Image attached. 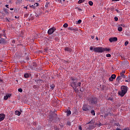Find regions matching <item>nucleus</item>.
<instances>
[{
    "label": "nucleus",
    "mask_w": 130,
    "mask_h": 130,
    "mask_svg": "<svg viewBox=\"0 0 130 130\" xmlns=\"http://www.w3.org/2000/svg\"><path fill=\"white\" fill-rule=\"evenodd\" d=\"M70 85L71 87H73L74 91L77 92L78 91V87H81V85H82V83L78 82V79L77 78H71L70 80Z\"/></svg>",
    "instance_id": "nucleus-1"
},
{
    "label": "nucleus",
    "mask_w": 130,
    "mask_h": 130,
    "mask_svg": "<svg viewBox=\"0 0 130 130\" xmlns=\"http://www.w3.org/2000/svg\"><path fill=\"white\" fill-rule=\"evenodd\" d=\"M89 105L97 106L99 103V99L96 96H90L87 99Z\"/></svg>",
    "instance_id": "nucleus-2"
},
{
    "label": "nucleus",
    "mask_w": 130,
    "mask_h": 130,
    "mask_svg": "<svg viewBox=\"0 0 130 130\" xmlns=\"http://www.w3.org/2000/svg\"><path fill=\"white\" fill-rule=\"evenodd\" d=\"M128 90V87L125 85H122L121 86V91L118 92V95L121 97H123L127 93V90Z\"/></svg>",
    "instance_id": "nucleus-3"
},
{
    "label": "nucleus",
    "mask_w": 130,
    "mask_h": 130,
    "mask_svg": "<svg viewBox=\"0 0 130 130\" xmlns=\"http://www.w3.org/2000/svg\"><path fill=\"white\" fill-rule=\"evenodd\" d=\"M94 52H98L99 53H102L103 52V47H95L93 49Z\"/></svg>",
    "instance_id": "nucleus-4"
},
{
    "label": "nucleus",
    "mask_w": 130,
    "mask_h": 130,
    "mask_svg": "<svg viewBox=\"0 0 130 130\" xmlns=\"http://www.w3.org/2000/svg\"><path fill=\"white\" fill-rule=\"evenodd\" d=\"M55 30H56V29L54 27L49 28L48 30V34L49 35H51V34H52L54 31H55Z\"/></svg>",
    "instance_id": "nucleus-5"
},
{
    "label": "nucleus",
    "mask_w": 130,
    "mask_h": 130,
    "mask_svg": "<svg viewBox=\"0 0 130 130\" xmlns=\"http://www.w3.org/2000/svg\"><path fill=\"white\" fill-rule=\"evenodd\" d=\"M32 66H30V69L31 70H35L36 68H37V63H36V62H33Z\"/></svg>",
    "instance_id": "nucleus-6"
},
{
    "label": "nucleus",
    "mask_w": 130,
    "mask_h": 130,
    "mask_svg": "<svg viewBox=\"0 0 130 130\" xmlns=\"http://www.w3.org/2000/svg\"><path fill=\"white\" fill-rule=\"evenodd\" d=\"M82 110L83 111H89V108H88V105L87 104H84L82 107Z\"/></svg>",
    "instance_id": "nucleus-7"
},
{
    "label": "nucleus",
    "mask_w": 130,
    "mask_h": 130,
    "mask_svg": "<svg viewBox=\"0 0 130 130\" xmlns=\"http://www.w3.org/2000/svg\"><path fill=\"white\" fill-rule=\"evenodd\" d=\"M110 42H116L117 41V37H112L109 39Z\"/></svg>",
    "instance_id": "nucleus-8"
},
{
    "label": "nucleus",
    "mask_w": 130,
    "mask_h": 130,
    "mask_svg": "<svg viewBox=\"0 0 130 130\" xmlns=\"http://www.w3.org/2000/svg\"><path fill=\"white\" fill-rule=\"evenodd\" d=\"M115 78H116V75H115V74H113L109 78V81H110V82H112V81H113V80L115 79Z\"/></svg>",
    "instance_id": "nucleus-9"
},
{
    "label": "nucleus",
    "mask_w": 130,
    "mask_h": 130,
    "mask_svg": "<svg viewBox=\"0 0 130 130\" xmlns=\"http://www.w3.org/2000/svg\"><path fill=\"white\" fill-rule=\"evenodd\" d=\"M6 117V115L4 114H0V121H2V120H4L5 119V118Z\"/></svg>",
    "instance_id": "nucleus-10"
},
{
    "label": "nucleus",
    "mask_w": 130,
    "mask_h": 130,
    "mask_svg": "<svg viewBox=\"0 0 130 130\" xmlns=\"http://www.w3.org/2000/svg\"><path fill=\"white\" fill-rule=\"evenodd\" d=\"M0 43L1 44H6V43H7V40H6L5 39L2 38L0 40Z\"/></svg>",
    "instance_id": "nucleus-11"
},
{
    "label": "nucleus",
    "mask_w": 130,
    "mask_h": 130,
    "mask_svg": "<svg viewBox=\"0 0 130 130\" xmlns=\"http://www.w3.org/2000/svg\"><path fill=\"white\" fill-rule=\"evenodd\" d=\"M12 96L11 94H7L6 95L4 96V100H8L9 97H11Z\"/></svg>",
    "instance_id": "nucleus-12"
},
{
    "label": "nucleus",
    "mask_w": 130,
    "mask_h": 130,
    "mask_svg": "<svg viewBox=\"0 0 130 130\" xmlns=\"http://www.w3.org/2000/svg\"><path fill=\"white\" fill-rule=\"evenodd\" d=\"M64 50L65 51H69V52H72V51H73L72 48L70 47H66Z\"/></svg>",
    "instance_id": "nucleus-13"
},
{
    "label": "nucleus",
    "mask_w": 130,
    "mask_h": 130,
    "mask_svg": "<svg viewBox=\"0 0 130 130\" xmlns=\"http://www.w3.org/2000/svg\"><path fill=\"white\" fill-rule=\"evenodd\" d=\"M65 112L67 113V116H70V114H72V111L70 110H67Z\"/></svg>",
    "instance_id": "nucleus-14"
},
{
    "label": "nucleus",
    "mask_w": 130,
    "mask_h": 130,
    "mask_svg": "<svg viewBox=\"0 0 130 130\" xmlns=\"http://www.w3.org/2000/svg\"><path fill=\"white\" fill-rule=\"evenodd\" d=\"M37 13L38 14V15H41L42 14V10L41 9H39L37 11Z\"/></svg>",
    "instance_id": "nucleus-15"
},
{
    "label": "nucleus",
    "mask_w": 130,
    "mask_h": 130,
    "mask_svg": "<svg viewBox=\"0 0 130 130\" xmlns=\"http://www.w3.org/2000/svg\"><path fill=\"white\" fill-rule=\"evenodd\" d=\"M104 51H110V49L107 48H103V52Z\"/></svg>",
    "instance_id": "nucleus-16"
},
{
    "label": "nucleus",
    "mask_w": 130,
    "mask_h": 130,
    "mask_svg": "<svg viewBox=\"0 0 130 130\" xmlns=\"http://www.w3.org/2000/svg\"><path fill=\"white\" fill-rule=\"evenodd\" d=\"M15 113L16 114V115H18L20 116L21 115V112L19 111H15Z\"/></svg>",
    "instance_id": "nucleus-17"
},
{
    "label": "nucleus",
    "mask_w": 130,
    "mask_h": 130,
    "mask_svg": "<svg viewBox=\"0 0 130 130\" xmlns=\"http://www.w3.org/2000/svg\"><path fill=\"white\" fill-rule=\"evenodd\" d=\"M121 79H122V78H121V76H118L117 77V78L116 79V81L119 82V81H120V80H121Z\"/></svg>",
    "instance_id": "nucleus-18"
},
{
    "label": "nucleus",
    "mask_w": 130,
    "mask_h": 130,
    "mask_svg": "<svg viewBox=\"0 0 130 130\" xmlns=\"http://www.w3.org/2000/svg\"><path fill=\"white\" fill-rule=\"evenodd\" d=\"M35 82H36L37 84H39V83H42L43 81L41 79H38V80H36Z\"/></svg>",
    "instance_id": "nucleus-19"
},
{
    "label": "nucleus",
    "mask_w": 130,
    "mask_h": 130,
    "mask_svg": "<svg viewBox=\"0 0 130 130\" xmlns=\"http://www.w3.org/2000/svg\"><path fill=\"white\" fill-rule=\"evenodd\" d=\"M120 76H121V78H123V79H125V78H126V76L123 75V74L122 73H120Z\"/></svg>",
    "instance_id": "nucleus-20"
},
{
    "label": "nucleus",
    "mask_w": 130,
    "mask_h": 130,
    "mask_svg": "<svg viewBox=\"0 0 130 130\" xmlns=\"http://www.w3.org/2000/svg\"><path fill=\"white\" fill-rule=\"evenodd\" d=\"M90 114H92V115H93V116H94L95 111L94 110H91V111H90Z\"/></svg>",
    "instance_id": "nucleus-21"
},
{
    "label": "nucleus",
    "mask_w": 130,
    "mask_h": 130,
    "mask_svg": "<svg viewBox=\"0 0 130 130\" xmlns=\"http://www.w3.org/2000/svg\"><path fill=\"white\" fill-rule=\"evenodd\" d=\"M91 124V125H94V122L93 121V120H91L89 122L87 123V124Z\"/></svg>",
    "instance_id": "nucleus-22"
},
{
    "label": "nucleus",
    "mask_w": 130,
    "mask_h": 130,
    "mask_svg": "<svg viewBox=\"0 0 130 130\" xmlns=\"http://www.w3.org/2000/svg\"><path fill=\"white\" fill-rule=\"evenodd\" d=\"M84 2H85V0H79L78 2V4L79 5L84 3Z\"/></svg>",
    "instance_id": "nucleus-23"
},
{
    "label": "nucleus",
    "mask_w": 130,
    "mask_h": 130,
    "mask_svg": "<svg viewBox=\"0 0 130 130\" xmlns=\"http://www.w3.org/2000/svg\"><path fill=\"white\" fill-rule=\"evenodd\" d=\"M24 77L25 78H29V74L28 73H25L24 74Z\"/></svg>",
    "instance_id": "nucleus-24"
},
{
    "label": "nucleus",
    "mask_w": 130,
    "mask_h": 130,
    "mask_svg": "<svg viewBox=\"0 0 130 130\" xmlns=\"http://www.w3.org/2000/svg\"><path fill=\"white\" fill-rule=\"evenodd\" d=\"M71 61H72V60H71V59H69V60L68 59L67 60H64V62H66V63H69V62H71Z\"/></svg>",
    "instance_id": "nucleus-25"
},
{
    "label": "nucleus",
    "mask_w": 130,
    "mask_h": 130,
    "mask_svg": "<svg viewBox=\"0 0 130 130\" xmlns=\"http://www.w3.org/2000/svg\"><path fill=\"white\" fill-rule=\"evenodd\" d=\"M118 31H119V32H121V31H122V27L121 26L118 27Z\"/></svg>",
    "instance_id": "nucleus-26"
},
{
    "label": "nucleus",
    "mask_w": 130,
    "mask_h": 130,
    "mask_svg": "<svg viewBox=\"0 0 130 130\" xmlns=\"http://www.w3.org/2000/svg\"><path fill=\"white\" fill-rule=\"evenodd\" d=\"M94 126H93V125H89V129H94Z\"/></svg>",
    "instance_id": "nucleus-27"
},
{
    "label": "nucleus",
    "mask_w": 130,
    "mask_h": 130,
    "mask_svg": "<svg viewBox=\"0 0 130 130\" xmlns=\"http://www.w3.org/2000/svg\"><path fill=\"white\" fill-rule=\"evenodd\" d=\"M54 87H55V85H54V84H52L50 85V88L51 90H53V89H54Z\"/></svg>",
    "instance_id": "nucleus-28"
},
{
    "label": "nucleus",
    "mask_w": 130,
    "mask_h": 130,
    "mask_svg": "<svg viewBox=\"0 0 130 130\" xmlns=\"http://www.w3.org/2000/svg\"><path fill=\"white\" fill-rule=\"evenodd\" d=\"M67 125L71 126L72 125V123L70 121H68L67 122Z\"/></svg>",
    "instance_id": "nucleus-29"
},
{
    "label": "nucleus",
    "mask_w": 130,
    "mask_h": 130,
    "mask_svg": "<svg viewBox=\"0 0 130 130\" xmlns=\"http://www.w3.org/2000/svg\"><path fill=\"white\" fill-rule=\"evenodd\" d=\"M4 11L6 14H9V10H8V9H5Z\"/></svg>",
    "instance_id": "nucleus-30"
},
{
    "label": "nucleus",
    "mask_w": 130,
    "mask_h": 130,
    "mask_svg": "<svg viewBox=\"0 0 130 130\" xmlns=\"http://www.w3.org/2000/svg\"><path fill=\"white\" fill-rule=\"evenodd\" d=\"M68 30H70V31H73V30H76V29H75L72 27H70L68 28Z\"/></svg>",
    "instance_id": "nucleus-31"
},
{
    "label": "nucleus",
    "mask_w": 130,
    "mask_h": 130,
    "mask_svg": "<svg viewBox=\"0 0 130 130\" xmlns=\"http://www.w3.org/2000/svg\"><path fill=\"white\" fill-rule=\"evenodd\" d=\"M63 26L64 28H68V27L69 26V24H68V23H65L63 24Z\"/></svg>",
    "instance_id": "nucleus-32"
},
{
    "label": "nucleus",
    "mask_w": 130,
    "mask_h": 130,
    "mask_svg": "<svg viewBox=\"0 0 130 130\" xmlns=\"http://www.w3.org/2000/svg\"><path fill=\"white\" fill-rule=\"evenodd\" d=\"M29 7H30V8H32V9H36V7H35V4L32 5H30Z\"/></svg>",
    "instance_id": "nucleus-33"
},
{
    "label": "nucleus",
    "mask_w": 130,
    "mask_h": 130,
    "mask_svg": "<svg viewBox=\"0 0 130 130\" xmlns=\"http://www.w3.org/2000/svg\"><path fill=\"white\" fill-rule=\"evenodd\" d=\"M109 115V113H105L104 117H107V116H108Z\"/></svg>",
    "instance_id": "nucleus-34"
},
{
    "label": "nucleus",
    "mask_w": 130,
    "mask_h": 130,
    "mask_svg": "<svg viewBox=\"0 0 130 130\" xmlns=\"http://www.w3.org/2000/svg\"><path fill=\"white\" fill-rule=\"evenodd\" d=\"M109 115H110V116H114L115 115L113 114L112 113H110L109 112Z\"/></svg>",
    "instance_id": "nucleus-35"
},
{
    "label": "nucleus",
    "mask_w": 130,
    "mask_h": 130,
    "mask_svg": "<svg viewBox=\"0 0 130 130\" xmlns=\"http://www.w3.org/2000/svg\"><path fill=\"white\" fill-rule=\"evenodd\" d=\"M88 4L89 6H93V2L92 1H89Z\"/></svg>",
    "instance_id": "nucleus-36"
},
{
    "label": "nucleus",
    "mask_w": 130,
    "mask_h": 130,
    "mask_svg": "<svg viewBox=\"0 0 130 130\" xmlns=\"http://www.w3.org/2000/svg\"><path fill=\"white\" fill-rule=\"evenodd\" d=\"M18 92L22 93L23 92V89H22V88H18Z\"/></svg>",
    "instance_id": "nucleus-37"
},
{
    "label": "nucleus",
    "mask_w": 130,
    "mask_h": 130,
    "mask_svg": "<svg viewBox=\"0 0 130 130\" xmlns=\"http://www.w3.org/2000/svg\"><path fill=\"white\" fill-rule=\"evenodd\" d=\"M81 23H82V20H81V19H79L78 21H77V24H81Z\"/></svg>",
    "instance_id": "nucleus-38"
},
{
    "label": "nucleus",
    "mask_w": 130,
    "mask_h": 130,
    "mask_svg": "<svg viewBox=\"0 0 130 130\" xmlns=\"http://www.w3.org/2000/svg\"><path fill=\"white\" fill-rule=\"evenodd\" d=\"M48 5H49V2H46L45 7L46 8H48Z\"/></svg>",
    "instance_id": "nucleus-39"
},
{
    "label": "nucleus",
    "mask_w": 130,
    "mask_h": 130,
    "mask_svg": "<svg viewBox=\"0 0 130 130\" xmlns=\"http://www.w3.org/2000/svg\"><path fill=\"white\" fill-rule=\"evenodd\" d=\"M125 35H126V36H130V33L126 32L125 33Z\"/></svg>",
    "instance_id": "nucleus-40"
},
{
    "label": "nucleus",
    "mask_w": 130,
    "mask_h": 130,
    "mask_svg": "<svg viewBox=\"0 0 130 130\" xmlns=\"http://www.w3.org/2000/svg\"><path fill=\"white\" fill-rule=\"evenodd\" d=\"M128 44V41H126L125 43H124V45L125 46H127V45Z\"/></svg>",
    "instance_id": "nucleus-41"
},
{
    "label": "nucleus",
    "mask_w": 130,
    "mask_h": 130,
    "mask_svg": "<svg viewBox=\"0 0 130 130\" xmlns=\"http://www.w3.org/2000/svg\"><path fill=\"white\" fill-rule=\"evenodd\" d=\"M106 56L107 57H111V55L110 54H107Z\"/></svg>",
    "instance_id": "nucleus-42"
},
{
    "label": "nucleus",
    "mask_w": 130,
    "mask_h": 130,
    "mask_svg": "<svg viewBox=\"0 0 130 130\" xmlns=\"http://www.w3.org/2000/svg\"><path fill=\"white\" fill-rule=\"evenodd\" d=\"M33 88L35 90H37V85H34Z\"/></svg>",
    "instance_id": "nucleus-43"
},
{
    "label": "nucleus",
    "mask_w": 130,
    "mask_h": 130,
    "mask_svg": "<svg viewBox=\"0 0 130 130\" xmlns=\"http://www.w3.org/2000/svg\"><path fill=\"white\" fill-rule=\"evenodd\" d=\"M110 10L111 11H114V7L113 6L111 7Z\"/></svg>",
    "instance_id": "nucleus-44"
},
{
    "label": "nucleus",
    "mask_w": 130,
    "mask_h": 130,
    "mask_svg": "<svg viewBox=\"0 0 130 130\" xmlns=\"http://www.w3.org/2000/svg\"><path fill=\"white\" fill-rule=\"evenodd\" d=\"M114 20H115V21H118V17H114Z\"/></svg>",
    "instance_id": "nucleus-45"
},
{
    "label": "nucleus",
    "mask_w": 130,
    "mask_h": 130,
    "mask_svg": "<svg viewBox=\"0 0 130 130\" xmlns=\"http://www.w3.org/2000/svg\"><path fill=\"white\" fill-rule=\"evenodd\" d=\"M114 125H116V126H120V124H119V123H115Z\"/></svg>",
    "instance_id": "nucleus-46"
},
{
    "label": "nucleus",
    "mask_w": 130,
    "mask_h": 130,
    "mask_svg": "<svg viewBox=\"0 0 130 130\" xmlns=\"http://www.w3.org/2000/svg\"><path fill=\"white\" fill-rule=\"evenodd\" d=\"M108 100H110V101H113V98H109L108 99Z\"/></svg>",
    "instance_id": "nucleus-47"
},
{
    "label": "nucleus",
    "mask_w": 130,
    "mask_h": 130,
    "mask_svg": "<svg viewBox=\"0 0 130 130\" xmlns=\"http://www.w3.org/2000/svg\"><path fill=\"white\" fill-rule=\"evenodd\" d=\"M116 11L117 12V13H118V14H120V11H119L117 9H116Z\"/></svg>",
    "instance_id": "nucleus-48"
},
{
    "label": "nucleus",
    "mask_w": 130,
    "mask_h": 130,
    "mask_svg": "<svg viewBox=\"0 0 130 130\" xmlns=\"http://www.w3.org/2000/svg\"><path fill=\"white\" fill-rule=\"evenodd\" d=\"M125 70L122 71V72L120 73V74H125Z\"/></svg>",
    "instance_id": "nucleus-49"
},
{
    "label": "nucleus",
    "mask_w": 130,
    "mask_h": 130,
    "mask_svg": "<svg viewBox=\"0 0 130 130\" xmlns=\"http://www.w3.org/2000/svg\"><path fill=\"white\" fill-rule=\"evenodd\" d=\"M98 126H101V125H103V124L100 123L99 124H98Z\"/></svg>",
    "instance_id": "nucleus-50"
},
{
    "label": "nucleus",
    "mask_w": 130,
    "mask_h": 130,
    "mask_svg": "<svg viewBox=\"0 0 130 130\" xmlns=\"http://www.w3.org/2000/svg\"><path fill=\"white\" fill-rule=\"evenodd\" d=\"M12 44H15V43H16V41L13 40V41H12Z\"/></svg>",
    "instance_id": "nucleus-51"
},
{
    "label": "nucleus",
    "mask_w": 130,
    "mask_h": 130,
    "mask_svg": "<svg viewBox=\"0 0 130 130\" xmlns=\"http://www.w3.org/2000/svg\"><path fill=\"white\" fill-rule=\"evenodd\" d=\"M40 14H38V13H37V12H36V17H39V15H40Z\"/></svg>",
    "instance_id": "nucleus-52"
},
{
    "label": "nucleus",
    "mask_w": 130,
    "mask_h": 130,
    "mask_svg": "<svg viewBox=\"0 0 130 130\" xmlns=\"http://www.w3.org/2000/svg\"><path fill=\"white\" fill-rule=\"evenodd\" d=\"M79 129L80 130H82V126H79V127H78Z\"/></svg>",
    "instance_id": "nucleus-53"
},
{
    "label": "nucleus",
    "mask_w": 130,
    "mask_h": 130,
    "mask_svg": "<svg viewBox=\"0 0 130 130\" xmlns=\"http://www.w3.org/2000/svg\"><path fill=\"white\" fill-rule=\"evenodd\" d=\"M90 49L91 50H94V48H93V47H90Z\"/></svg>",
    "instance_id": "nucleus-54"
},
{
    "label": "nucleus",
    "mask_w": 130,
    "mask_h": 130,
    "mask_svg": "<svg viewBox=\"0 0 130 130\" xmlns=\"http://www.w3.org/2000/svg\"><path fill=\"white\" fill-rule=\"evenodd\" d=\"M123 129L124 130H129V128H128V127H126V128H124Z\"/></svg>",
    "instance_id": "nucleus-55"
},
{
    "label": "nucleus",
    "mask_w": 130,
    "mask_h": 130,
    "mask_svg": "<svg viewBox=\"0 0 130 130\" xmlns=\"http://www.w3.org/2000/svg\"><path fill=\"white\" fill-rule=\"evenodd\" d=\"M120 0H112V2H119Z\"/></svg>",
    "instance_id": "nucleus-56"
},
{
    "label": "nucleus",
    "mask_w": 130,
    "mask_h": 130,
    "mask_svg": "<svg viewBox=\"0 0 130 130\" xmlns=\"http://www.w3.org/2000/svg\"><path fill=\"white\" fill-rule=\"evenodd\" d=\"M55 40H56V41H58V40H59L58 38L57 37L55 38Z\"/></svg>",
    "instance_id": "nucleus-57"
},
{
    "label": "nucleus",
    "mask_w": 130,
    "mask_h": 130,
    "mask_svg": "<svg viewBox=\"0 0 130 130\" xmlns=\"http://www.w3.org/2000/svg\"><path fill=\"white\" fill-rule=\"evenodd\" d=\"M116 130H121V129H120V128H118V127H117V128H116Z\"/></svg>",
    "instance_id": "nucleus-58"
},
{
    "label": "nucleus",
    "mask_w": 130,
    "mask_h": 130,
    "mask_svg": "<svg viewBox=\"0 0 130 130\" xmlns=\"http://www.w3.org/2000/svg\"><path fill=\"white\" fill-rule=\"evenodd\" d=\"M36 7H38V6H39V3H36Z\"/></svg>",
    "instance_id": "nucleus-59"
},
{
    "label": "nucleus",
    "mask_w": 130,
    "mask_h": 130,
    "mask_svg": "<svg viewBox=\"0 0 130 130\" xmlns=\"http://www.w3.org/2000/svg\"><path fill=\"white\" fill-rule=\"evenodd\" d=\"M0 82H2V83H3V82H4V80L0 78Z\"/></svg>",
    "instance_id": "nucleus-60"
},
{
    "label": "nucleus",
    "mask_w": 130,
    "mask_h": 130,
    "mask_svg": "<svg viewBox=\"0 0 130 130\" xmlns=\"http://www.w3.org/2000/svg\"><path fill=\"white\" fill-rule=\"evenodd\" d=\"M6 8H8V9H9V5H6Z\"/></svg>",
    "instance_id": "nucleus-61"
},
{
    "label": "nucleus",
    "mask_w": 130,
    "mask_h": 130,
    "mask_svg": "<svg viewBox=\"0 0 130 130\" xmlns=\"http://www.w3.org/2000/svg\"><path fill=\"white\" fill-rule=\"evenodd\" d=\"M78 11H82V9H80V8H78Z\"/></svg>",
    "instance_id": "nucleus-62"
},
{
    "label": "nucleus",
    "mask_w": 130,
    "mask_h": 130,
    "mask_svg": "<svg viewBox=\"0 0 130 130\" xmlns=\"http://www.w3.org/2000/svg\"><path fill=\"white\" fill-rule=\"evenodd\" d=\"M127 80H128V82L129 83L130 82V78H129Z\"/></svg>",
    "instance_id": "nucleus-63"
},
{
    "label": "nucleus",
    "mask_w": 130,
    "mask_h": 130,
    "mask_svg": "<svg viewBox=\"0 0 130 130\" xmlns=\"http://www.w3.org/2000/svg\"><path fill=\"white\" fill-rule=\"evenodd\" d=\"M127 80H128V82L129 83L130 82V78H129Z\"/></svg>",
    "instance_id": "nucleus-64"
}]
</instances>
